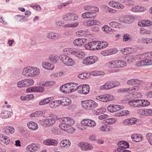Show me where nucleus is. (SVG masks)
Returning a JSON list of instances; mask_svg holds the SVG:
<instances>
[{"label":"nucleus","instance_id":"nucleus-1","mask_svg":"<svg viewBox=\"0 0 152 152\" xmlns=\"http://www.w3.org/2000/svg\"><path fill=\"white\" fill-rule=\"evenodd\" d=\"M126 66V64L125 62L119 60H112L108 62L106 64V66L107 68L112 69H114V72H119L120 70L118 69L125 67Z\"/></svg>","mask_w":152,"mask_h":152},{"label":"nucleus","instance_id":"nucleus-2","mask_svg":"<svg viewBox=\"0 0 152 152\" xmlns=\"http://www.w3.org/2000/svg\"><path fill=\"white\" fill-rule=\"evenodd\" d=\"M81 104L83 108L88 110L95 109L99 105L97 103L91 99L82 101Z\"/></svg>","mask_w":152,"mask_h":152},{"label":"nucleus","instance_id":"nucleus-3","mask_svg":"<svg viewBox=\"0 0 152 152\" xmlns=\"http://www.w3.org/2000/svg\"><path fill=\"white\" fill-rule=\"evenodd\" d=\"M96 125V122L90 119H84L81 121L80 125L78 127L80 129L84 130L86 129V127L93 128Z\"/></svg>","mask_w":152,"mask_h":152},{"label":"nucleus","instance_id":"nucleus-4","mask_svg":"<svg viewBox=\"0 0 152 152\" xmlns=\"http://www.w3.org/2000/svg\"><path fill=\"white\" fill-rule=\"evenodd\" d=\"M99 11V9L98 7H94V9L91 10V11L86 12L82 14V16L84 19H95L96 16V13Z\"/></svg>","mask_w":152,"mask_h":152},{"label":"nucleus","instance_id":"nucleus-5","mask_svg":"<svg viewBox=\"0 0 152 152\" xmlns=\"http://www.w3.org/2000/svg\"><path fill=\"white\" fill-rule=\"evenodd\" d=\"M60 58L63 64L66 66H72L75 64L73 60L67 56L62 55L60 56Z\"/></svg>","mask_w":152,"mask_h":152},{"label":"nucleus","instance_id":"nucleus-6","mask_svg":"<svg viewBox=\"0 0 152 152\" xmlns=\"http://www.w3.org/2000/svg\"><path fill=\"white\" fill-rule=\"evenodd\" d=\"M122 124L124 125L129 126L134 124L139 125L141 124V122L140 120L135 118H131L124 120Z\"/></svg>","mask_w":152,"mask_h":152},{"label":"nucleus","instance_id":"nucleus-7","mask_svg":"<svg viewBox=\"0 0 152 152\" xmlns=\"http://www.w3.org/2000/svg\"><path fill=\"white\" fill-rule=\"evenodd\" d=\"M119 85L120 83L118 82L116 83L115 84V83H113L112 81H108L107 82L101 86L100 87V88L101 90H108L117 87Z\"/></svg>","mask_w":152,"mask_h":152},{"label":"nucleus","instance_id":"nucleus-8","mask_svg":"<svg viewBox=\"0 0 152 152\" xmlns=\"http://www.w3.org/2000/svg\"><path fill=\"white\" fill-rule=\"evenodd\" d=\"M98 60V58L95 56H88L83 60V64L85 65H91L94 63Z\"/></svg>","mask_w":152,"mask_h":152},{"label":"nucleus","instance_id":"nucleus-9","mask_svg":"<svg viewBox=\"0 0 152 152\" xmlns=\"http://www.w3.org/2000/svg\"><path fill=\"white\" fill-rule=\"evenodd\" d=\"M40 121L44 126L47 127H50L54 124L56 121L54 118H51L43 119Z\"/></svg>","mask_w":152,"mask_h":152},{"label":"nucleus","instance_id":"nucleus-10","mask_svg":"<svg viewBox=\"0 0 152 152\" xmlns=\"http://www.w3.org/2000/svg\"><path fill=\"white\" fill-rule=\"evenodd\" d=\"M40 148V145L37 143H32L26 147L27 152H35Z\"/></svg>","mask_w":152,"mask_h":152},{"label":"nucleus","instance_id":"nucleus-11","mask_svg":"<svg viewBox=\"0 0 152 152\" xmlns=\"http://www.w3.org/2000/svg\"><path fill=\"white\" fill-rule=\"evenodd\" d=\"M40 148V145L37 143H32L26 147L27 152H35Z\"/></svg>","mask_w":152,"mask_h":152},{"label":"nucleus","instance_id":"nucleus-12","mask_svg":"<svg viewBox=\"0 0 152 152\" xmlns=\"http://www.w3.org/2000/svg\"><path fill=\"white\" fill-rule=\"evenodd\" d=\"M40 148V145L37 143H32L26 147L27 152H35Z\"/></svg>","mask_w":152,"mask_h":152},{"label":"nucleus","instance_id":"nucleus-13","mask_svg":"<svg viewBox=\"0 0 152 152\" xmlns=\"http://www.w3.org/2000/svg\"><path fill=\"white\" fill-rule=\"evenodd\" d=\"M96 98L100 101L107 102L112 101L116 99L113 96H96Z\"/></svg>","mask_w":152,"mask_h":152},{"label":"nucleus","instance_id":"nucleus-14","mask_svg":"<svg viewBox=\"0 0 152 152\" xmlns=\"http://www.w3.org/2000/svg\"><path fill=\"white\" fill-rule=\"evenodd\" d=\"M78 19V16L77 14L71 13H67L63 17V20L66 21H73Z\"/></svg>","mask_w":152,"mask_h":152},{"label":"nucleus","instance_id":"nucleus-15","mask_svg":"<svg viewBox=\"0 0 152 152\" xmlns=\"http://www.w3.org/2000/svg\"><path fill=\"white\" fill-rule=\"evenodd\" d=\"M45 88L41 86H34L28 88L26 90V92L31 93H41L44 91Z\"/></svg>","mask_w":152,"mask_h":152},{"label":"nucleus","instance_id":"nucleus-16","mask_svg":"<svg viewBox=\"0 0 152 152\" xmlns=\"http://www.w3.org/2000/svg\"><path fill=\"white\" fill-rule=\"evenodd\" d=\"M78 146L82 151H87L93 148L92 145L87 142H81L79 143Z\"/></svg>","mask_w":152,"mask_h":152},{"label":"nucleus","instance_id":"nucleus-17","mask_svg":"<svg viewBox=\"0 0 152 152\" xmlns=\"http://www.w3.org/2000/svg\"><path fill=\"white\" fill-rule=\"evenodd\" d=\"M34 83V80L32 79H25L20 81V88L28 87L32 85Z\"/></svg>","mask_w":152,"mask_h":152},{"label":"nucleus","instance_id":"nucleus-18","mask_svg":"<svg viewBox=\"0 0 152 152\" xmlns=\"http://www.w3.org/2000/svg\"><path fill=\"white\" fill-rule=\"evenodd\" d=\"M122 106L114 104H110L107 107L108 110L111 113H113L120 110Z\"/></svg>","mask_w":152,"mask_h":152},{"label":"nucleus","instance_id":"nucleus-19","mask_svg":"<svg viewBox=\"0 0 152 152\" xmlns=\"http://www.w3.org/2000/svg\"><path fill=\"white\" fill-rule=\"evenodd\" d=\"M89 87V86L87 84L80 86V88L79 89L80 90L78 94H88L90 91Z\"/></svg>","mask_w":152,"mask_h":152},{"label":"nucleus","instance_id":"nucleus-20","mask_svg":"<svg viewBox=\"0 0 152 152\" xmlns=\"http://www.w3.org/2000/svg\"><path fill=\"white\" fill-rule=\"evenodd\" d=\"M142 99H135L129 101V104L132 106L140 107L142 106Z\"/></svg>","mask_w":152,"mask_h":152},{"label":"nucleus","instance_id":"nucleus-21","mask_svg":"<svg viewBox=\"0 0 152 152\" xmlns=\"http://www.w3.org/2000/svg\"><path fill=\"white\" fill-rule=\"evenodd\" d=\"M47 38L49 39L54 40L55 38L58 39L60 37V35L59 33L49 31L45 35Z\"/></svg>","mask_w":152,"mask_h":152},{"label":"nucleus","instance_id":"nucleus-22","mask_svg":"<svg viewBox=\"0 0 152 152\" xmlns=\"http://www.w3.org/2000/svg\"><path fill=\"white\" fill-rule=\"evenodd\" d=\"M99 129L102 132L109 133L112 131L113 128L111 126L104 124L100 126Z\"/></svg>","mask_w":152,"mask_h":152},{"label":"nucleus","instance_id":"nucleus-23","mask_svg":"<svg viewBox=\"0 0 152 152\" xmlns=\"http://www.w3.org/2000/svg\"><path fill=\"white\" fill-rule=\"evenodd\" d=\"M71 54L73 56L79 58H82L85 56V53L80 50L72 51L71 52Z\"/></svg>","mask_w":152,"mask_h":152},{"label":"nucleus","instance_id":"nucleus-24","mask_svg":"<svg viewBox=\"0 0 152 152\" xmlns=\"http://www.w3.org/2000/svg\"><path fill=\"white\" fill-rule=\"evenodd\" d=\"M42 65L43 68L48 70H53L55 68L54 64L47 62H43Z\"/></svg>","mask_w":152,"mask_h":152},{"label":"nucleus","instance_id":"nucleus-25","mask_svg":"<svg viewBox=\"0 0 152 152\" xmlns=\"http://www.w3.org/2000/svg\"><path fill=\"white\" fill-rule=\"evenodd\" d=\"M31 66L25 67L23 69L22 75L27 77H31Z\"/></svg>","mask_w":152,"mask_h":152},{"label":"nucleus","instance_id":"nucleus-26","mask_svg":"<svg viewBox=\"0 0 152 152\" xmlns=\"http://www.w3.org/2000/svg\"><path fill=\"white\" fill-rule=\"evenodd\" d=\"M68 83L66 84L61 86L60 88V91L65 94H69L72 93Z\"/></svg>","mask_w":152,"mask_h":152},{"label":"nucleus","instance_id":"nucleus-27","mask_svg":"<svg viewBox=\"0 0 152 152\" xmlns=\"http://www.w3.org/2000/svg\"><path fill=\"white\" fill-rule=\"evenodd\" d=\"M99 22L97 20H88L84 22V25L87 26H93L94 25H98Z\"/></svg>","mask_w":152,"mask_h":152},{"label":"nucleus","instance_id":"nucleus-28","mask_svg":"<svg viewBox=\"0 0 152 152\" xmlns=\"http://www.w3.org/2000/svg\"><path fill=\"white\" fill-rule=\"evenodd\" d=\"M146 10L145 7L140 5L134 6L131 8V11L135 12H143Z\"/></svg>","mask_w":152,"mask_h":152},{"label":"nucleus","instance_id":"nucleus-29","mask_svg":"<svg viewBox=\"0 0 152 152\" xmlns=\"http://www.w3.org/2000/svg\"><path fill=\"white\" fill-rule=\"evenodd\" d=\"M62 122H64L67 124L72 126L75 123V121L71 118L69 117H64L61 118Z\"/></svg>","mask_w":152,"mask_h":152},{"label":"nucleus","instance_id":"nucleus-30","mask_svg":"<svg viewBox=\"0 0 152 152\" xmlns=\"http://www.w3.org/2000/svg\"><path fill=\"white\" fill-rule=\"evenodd\" d=\"M43 143L47 145L56 146L58 144V142L57 140L54 139H48L44 140L43 141Z\"/></svg>","mask_w":152,"mask_h":152},{"label":"nucleus","instance_id":"nucleus-31","mask_svg":"<svg viewBox=\"0 0 152 152\" xmlns=\"http://www.w3.org/2000/svg\"><path fill=\"white\" fill-rule=\"evenodd\" d=\"M117 51L116 49L107 50L102 51L101 54L104 56H106L115 54Z\"/></svg>","mask_w":152,"mask_h":152},{"label":"nucleus","instance_id":"nucleus-32","mask_svg":"<svg viewBox=\"0 0 152 152\" xmlns=\"http://www.w3.org/2000/svg\"><path fill=\"white\" fill-rule=\"evenodd\" d=\"M31 77H36L39 75L40 70L39 69L35 66H31Z\"/></svg>","mask_w":152,"mask_h":152},{"label":"nucleus","instance_id":"nucleus-33","mask_svg":"<svg viewBox=\"0 0 152 152\" xmlns=\"http://www.w3.org/2000/svg\"><path fill=\"white\" fill-rule=\"evenodd\" d=\"M70 88L71 91L72 92L73 91H76L79 93V88H80V86H78V84L76 83H68Z\"/></svg>","mask_w":152,"mask_h":152},{"label":"nucleus","instance_id":"nucleus-34","mask_svg":"<svg viewBox=\"0 0 152 152\" xmlns=\"http://www.w3.org/2000/svg\"><path fill=\"white\" fill-rule=\"evenodd\" d=\"M60 102L61 105L63 106H66L72 103L71 100L67 97H63L60 100Z\"/></svg>","mask_w":152,"mask_h":152},{"label":"nucleus","instance_id":"nucleus-35","mask_svg":"<svg viewBox=\"0 0 152 152\" xmlns=\"http://www.w3.org/2000/svg\"><path fill=\"white\" fill-rule=\"evenodd\" d=\"M60 100L52 101L50 103L49 106L51 108H55L59 107L61 105Z\"/></svg>","mask_w":152,"mask_h":152},{"label":"nucleus","instance_id":"nucleus-36","mask_svg":"<svg viewBox=\"0 0 152 152\" xmlns=\"http://www.w3.org/2000/svg\"><path fill=\"white\" fill-rule=\"evenodd\" d=\"M12 113L10 111L4 110L0 114V116L3 119L9 118L12 115Z\"/></svg>","mask_w":152,"mask_h":152},{"label":"nucleus","instance_id":"nucleus-37","mask_svg":"<svg viewBox=\"0 0 152 152\" xmlns=\"http://www.w3.org/2000/svg\"><path fill=\"white\" fill-rule=\"evenodd\" d=\"M27 125L28 128L32 130H37L38 127L37 124L34 121H29L27 124Z\"/></svg>","mask_w":152,"mask_h":152},{"label":"nucleus","instance_id":"nucleus-38","mask_svg":"<svg viewBox=\"0 0 152 152\" xmlns=\"http://www.w3.org/2000/svg\"><path fill=\"white\" fill-rule=\"evenodd\" d=\"M87 39H75L73 42V43L75 46H81L86 42Z\"/></svg>","mask_w":152,"mask_h":152},{"label":"nucleus","instance_id":"nucleus-39","mask_svg":"<svg viewBox=\"0 0 152 152\" xmlns=\"http://www.w3.org/2000/svg\"><path fill=\"white\" fill-rule=\"evenodd\" d=\"M71 143L70 141L68 139L63 140L59 143V146L61 147H67L70 146Z\"/></svg>","mask_w":152,"mask_h":152},{"label":"nucleus","instance_id":"nucleus-40","mask_svg":"<svg viewBox=\"0 0 152 152\" xmlns=\"http://www.w3.org/2000/svg\"><path fill=\"white\" fill-rule=\"evenodd\" d=\"M108 43L106 42L99 41L98 44L97 45L96 50H100L107 47Z\"/></svg>","mask_w":152,"mask_h":152},{"label":"nucleus","instance_id":"nucleus-41","mask_svg":"<svg viewBox=\"0 0 152 152\" xmlns=\"http://www.w3.org/2000/svg\"><path fill=\"white\" fill-rule=\"evenodd\" d=\"M131 138L136 142H139L142 140V137L141 135L134 134L131 135Z\"/></svg>","mask_w":152,"mask_h":152},{"label":"nucleus","instance_id":"nucleus-42","mask_svg":"<svg viewBox=\"0 0 152 152\" xmlns=\"http://www.w3.org/2000/svg\"><path fill=\"white\" fill-rule=\"evenodd\" d=\"M138 25L140 26H145L152 25V22L150 20H143L138 22Z\"/></svg>","mask_w":152,"mask_h":152},{"label":"nucleus","instance_id":"nucleus-43","mask_svg":"<svg viewBox=\"0 0 152 152\" xmlns=\"http://www.w3.org/2000/svg\"><path fill=\"white\" fill-rule=\"evenodd\" d=\"M140 42L148 45H152V38H143L140 40Z\"/></svg>","mask_w":152,"mask_h":152},{"label":"nucleus","instance_id":"nucleus-44","mask_svg":"<svg viewBox=\"0 0 152 152\" xmlns=\"http://www.w3.org/2000/svg\"><path fill=\"white\" fill-rule=\"evenodd\" d=\"M118 145L119 147L124 149L129 147V143L124 141L119 142H118Z\"/></svg>","mask_w":152,"mask_h":152},{"label":"nucleus","instance_id":"nucleus-45","mask_svg":"<svg viewBox=\"0 0 152 152\" xmlns=\"http://www.w3.org/2000/svg\"><path fill=\"white\" fill-rule=\"evenodd\" d=\"M76 129L72 126H70L67 124L65 132L69 133H73L75 131Z\"/></svg>","mask_w":152,"mask_h":152},{"label":"nucleus","instance_id":"nucleus-46","mask_svg":"<svg viewBox=\"0 0 152 152\" xmlns=\"http://www.w3.org/2000/svg\"><path fill=\"white\" fill-rule=\"evenodd\" d=\"M140 34H152V31L151 30H148L143 28H141L140 30Z\"/></svg>","mask_w":152,"mask_h":152},{"label":"nucleus","instance_id":"nucleus-47","mask_svg":"<svg viewBox=\"0 0 152 152\" xmlns=\"http://www.w3.org/2000/svg\"><path fill=\"white\" fill-rule=\"evenodd\" d=\"M58 58V56L54 53L51 54L49 57V59L50 61L55 63L57 61Z\"/></svg>","mask_w":152,"mask_h":152},{"label":"nucleus","instance_id":"nucleus-48","mask_svg":"<svg viewBox=\"0 0 152 152\" xmlns=\"http://www.w3.org/2000/svg\"><path fill=\"white\" fill-rule=\"evenodd\" d=\"M121 51L123 54L126 55L131 53L133 51V50L131 48H127L122 49Z\"/></svg>","mask_w":152,"mask_h":152},{"label":"nucleus","instance_id":"nucleus-49","mask_svg":"<svg viewBox=\"0 0 152 152\" xmlns=\"http://www.w3.org/2000/svg\"><path fill=\"white\" fill-rule=\"evenodd\" d=\"M90 77V74L88 73H83L79 74L77 77L80 79H86Z\"/></svg>","mask_w":152,"mask_h":152},{"label":"nucleus","instance_id":"nucleus-50","mask_svg":"<svg viewBox=\"0 0 152 152\" xmlns=\"http://www.w3.org/2000/svg\"><path fill=\"white\" fill-rule=\"evenodd\" d=\"M139 82V80L137 79H132L128 80L127 82V83L128 85L132 86L138 84Z\"/></svg>","mask_w":152,"mask_h":152},{"label":"nucleus","instance_id":"nucleus-51","mask_svg":"<svg viewBox=\"0 0 152 152\" xmlns=\"http://www.w3.org/2000/svg\"><path fill=\"white\" fill-rule=\"evenodd\" d=\"M102 30L105 33H108L111 32L112 31V28L108 26L104 25L102 27Z\"/></svg>","mask_w":152,"mask_h":152},{"label":"nucleus","instance_id":"nucleus-52","mask_svg":"<svg viewBox=\"0 0 152 152\" xmlns=\"http://www.w3.org/2000/svg\"><path fill=\"white\" fill-rule=\"evenodd\" d=\"M79 25L78 23L76 22L74 23H71L66 24L64 25L63 27L64 28L71 27L74 28L76 27L77 26Z\"/></svg>","mask_w":152,"mask_h":152},{"label":"nucleus","instance_id":"nucleus-53","mask_svg":"<svg viewBox=\"0 0 152 152\" xmlns=\"http://www.w3.org/2000/svg\"><path fill=\"white\" fill-rule=\"evenodd\" d=\"M89 74L90 75L94 76H100L104 74V72L98 71H95L91 72Z\"/></svg>","mask_w":152,"mask_h":152},{"label":"nucleus","instance_id":"nucleus-54","mask_svg":"<svg viewBox=\"0 0 152 152\" xmlns=\"http://www.w3.org/2000/svg\"><path fill=\"white\" fill-rule=\"evenodd\" d=\"M110 26L113 28H119L121 27V24L117 22L112 21L109 23Z\"/></svg>","mask_w":152,"mask_h":152},{"label":"nucleus","instance_id":"nucleus-55","mask_svg":"<svg viewBox=\"0 0 152 152\" xmlns=\"http://www.w3.org/2000/svg\"><path fill=\"white\" fill-rule=\"evenodd\" d=\"M34 97V96H22L20 97V99L23 101H28L32 99Z\"/></svg>","mask_w":152,"mask_h":152},{"label":"nucleus","instance_id":"nucleus-56","mask_svg":"<svg viewBox=\"0 0 152 152\" xmlns=\"http://www.w3.org/2000/svg\"><path fill=\"white\" fill-rule=\"evenodd\" d=\"M55 83L54 81H50L43 82L42 84V86H50L54 85Z\"/></svg>","mask_w":152,"mask_h":152},{"label":"nucleus","instance_id":"nucleus-57","mask_svg":"<svg viewBox=\"0 0 152 152\" xmlns=\"http://www.w3.org/2000/svg\"><path fill=\"white\" fill-rule=\"evenodd\" d=\"M120 1L125 4L130 6L133 4V2L132 1L130 0H119Z\"/></svg>","mask_w":152,"mask_h":152},{"label":"nucleus","instance_id":"nucleus-58","mask_svg":"<svg viewBox=\"0 0 152 152\" xmlns=\"http://www.w3.org/2000/svg\"><path fill=\"white\" fill-rule=\"evenodd\" d=\"M146 137L149 143L152 146V133H148L147 134Z\"/></svg>","mask_w":152,"mask_h":152},{"label":"nucleus","instance_id":"nucleus-59","mask_svg":"<svg viewBox=\"0 0 152 152\" xmlns=\"http://www.w3.org/2000/svg\"><path fill=\"white\" fill-rule=\"evenodd\" d=\"M132 17L130 16H126L123 18V21L126 23H130L131 22Z\"/></svg>","mask_w":152,"mask_h":152},{"label":"nucleus","instance_id":"nucleus-60","mask_svg":"<svg viewBox=\"0 0 152 152\" xmlns=\"http://www.w3.org/2000/svg\"><path fill=\"white\" fill-rule=\"evenodd\" d=\"M43 113V112L41 111H36L34 113H31L30 115V116L31 117H37L38 116L42 115Z\"/></svg>","mask_w":152,"mask_h":152},{"label":"nucleus","instance_id":"nucleus-61","mask_svg":"<svg viewBox=\"0 0 152 152\" xmlns=\"http://www.w3.org/2000/svg\"><path fill=\"white\" fill-rule=\"evenodd\" d=\"M67 124L64 122L61 123L59 125V128L62 131L65 132Z\"/></svg>","mask_w":152,"mask_h":152},{"label":"nucleus","instance_id":"nucleus-62","mask_svg":"<svg viewBox=\"0 0 152 152\" xmlns=\"http://www.w3.org/2000/svg\"><path fill=\"white\" fill-rule=\"evenodd\" d=\"M138 113L140 114L147 116V109H140L137 110Z\"/></svg>","mask_w":152,"mask_h":152},{"label":"nucleus","instance_id":"nucleus-63","mask_svg":"<svg viewBox=\"0 0 152 152\" xmlns=\"http://www.w3.org/2000/svg\"><path fill=\"white\" fill-rule=\"evenodd\" d=\"M123 40L125 42L131 41L132 40L131 36L127 34H124L123 36Z\"/></svg>","mask_w":152,"mask_h":152},{"label":"nucleus","instance_id":"nucleus-64","mask_svg":"<svg viewBox=\"0 0 152 152\" xmlns=\"http://www.w3.org/2000/svg\"><path fill=\"white\" fill-rule=\"evenodd\" d=\"M113 152H131V151L129 150L123 149L119 147L115 149Z\"/></svg>","mask_w":152,"mask_h":152}]
</instances>
